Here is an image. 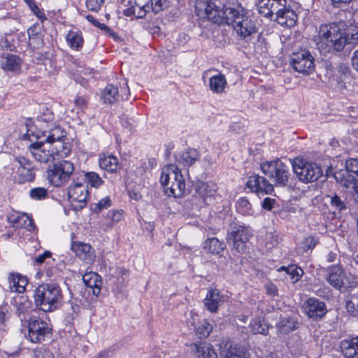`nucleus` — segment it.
<instances>
[{"label":"nucleus","instance_id":"13d9d810","mask_svg":"<svg viewBox=\"0 0 358 358\" xmlns=\"http://www.w3.org/2000/svg\"><path fill=\"white\" fill-rule=\"evenodd\" d=\"M52 253L50 251H45L43 254L35 257V264L41 265L44 263L47 258H50Z\"/></svg>","mask_w":358,"mask_h":358},{"label":"nucleus","instance_id":"c756f323","mask_svg":"<svg viewBox=\"0 0 358 358\" xmlns=\"http://www.w3.org/2000/svg\"><path fill=\"white\" fill-rule=\"evenodd\" d=\"M83 281L87 287L92 289L94 295L97 296L100 294L101 280L96 273H86L83 276Z\"/></svg>","mask_w":358,"mask_h":358},{"label":"nucleus","instance_id":"6e6552de","mask_svg":"<svg viewBox=\"0 0 358 358\" xmlns=\"http://www.w3.org/2000/svg\"><path fill=\"white\" fill-rule=\"evenodd\" d=\"M31 143L27 149L34 159L40 162L47 164L55 160V156H65L67 150L64 152L54 151L53 145L44 141L43 139L34 140L30 141Z\"/></svg>","mask_w":358,"mask_h":358},{"label":"nucleus","instance_id":"79ce46f5","mask_svg":"<svg viewBox=\"0 0 358 358\" xmlns=\"http://www.w3.org/2000/svg\"><path fill=\"white\" fill-rule=\"evenodd\" d=\"M85 180L91 187L98 188L103 185V180L95 172H87L85 173Z\"/></svg>","mask_w":358,"mask_h":358},{"label":"nucleus","instance_id":"c85d7f7f","mask_svg":"<svg viewBox=\"0 0 358 358\" xmlns=\"http://www.w3.org/2000/svg\"><path fill=\"white\" fill-rule=\"evenodd\" d=\"M277 22L285 27H292L296 24L297 20L296 13L288 5L278 17H275Z\"/></svg>","mask_w":358,"mask_h":358},{"label":"nucleus","instance_id":"bf43d9fd","mask_svg":"<svg viewBox=\"0 0 358 358\" xmlns=\"http://www.w3.org/2000/svg\"><path fill=\"white\" fill-rule=\"evenodd\" d=\"M266 293L271 296H275L278 295V288L273 282H267L265 285Z\"/></svg>","mask_w":358,"mask_h":358},{"label":"nucleus","instance_id":"49530a36","mask_svg":"<svg viewBox=\"0 0 358 358\" xmlns=\"http://www.w3.org/2000/svg\"><path fill=\"white\" fill-rule=\"evenodd\" d=\"M279 271H285V273L291 276L292 280L294 282H296L299 280L300 276H301L303 271L299 268L295 267L294 265L289 266L287 267L281 266L279 269Z\"/></svg>","mask_w":358,"mask_h":358},{"label":"nucleus","instance_id":"e433bc0d","mask_svg":"<svg viewBox=\"0 0 358 358\" xmlns=\"http://www.w3.org/2000/svg\"><path fill=\"white\" fill-rule=\"evenodd\" d=\"M20 58L16 55L10 54L3 57L1 62L3 69L10 71H17L20 70Z\"/></svg>","mask_w":358,"mask_h":358},{"label":"nucleus","instance_id":"7c9ffc66","mask_svg":"<svg viewBox=\"0 0 358 358\" xmlns=\"http://www.w3.org/2000/svg\"><path fill=\"white\" fill-rule=\"evenodd\" d=\"M99 164L101 169L110 173H115L120 169L117 158L113 155H100Z\"/></svg>","mask_w":358,"mask_h":358},{"label":"nucleus","instance_id":"f704fd0d","mask_svg":"<svg viewBox=\"0 0 358 358\" xmlns=\"http://www.w3.org/2000/svg\"><path fill=\"white\" fill-rule=\"evenodd\" d=\"M224 248V243L220 241L217 238H208L204 242V250L213 255L220 254Z\"/></svg>","mask_w":358,"mask_h":358},{"label":"nucleus","instance_id":"1a4fd4ad","mask_svg":"<svg viewBox=\"0 0 358 358\" xmlns=\"http://www.w3.org/2000/svg\"><path fill=\"white\" fill-rule=\"evenodd\" d=\"M250 227L240 224H231L227 234V242L232 245L233 250L243 253L246 250V243L252 236Z\"/></svg>","mask_w":358,"mask_h":358},{"label":"nucleus","instance_id":"603ef678","mask_svg":"<svg viewBox=\"0 0 358 358\" xmlns=\"http://www.w3.org/2000/svg\"><path fill=\"white\" fill-rule=\"evenodd\" d=\"M317 244V240L313 236L306 237L302 241V245L304 251L313 250Z\"/></svg>","mask_w":358,"mask_h":358},{"label":"nucleus","instance_id":"774afa93","mask_svg":"<svg viewBox=\"0 0 358 358\" xmlns=\"http://www.w3.org/2000/svg\"><path fill=\"white\" fill-rule=\"evenodd\" d=\"M136 10H137L136 6H131L124 10V15L127 17H135Z\"/></svg>","mask_w":358,"mask_h":358},{"label":"nucleus","instance_id":"72a5a7b5","mask_svg":"<svg viewBox=\"0 0 358 358\" xmlns=\"http://www.w3.org/2000/svg\"><path fill=\"white\" fill-rule=\"evenodd\" d=\"M196 358H218L216 352L210 344L201 343L195 344Z\"/></svg>","mask_w":358,"mask_h":358},{"label":"nucleus","instance_id":"c9c22d12","mask_svg":"<svg viewBox=\"0 0 358 358\" xmlns=\"http://www.w3.org/2000/svg\"><path fill=\"white\" fill-rule=\"evenodd\" d=\"M200 157L199 152L194 148H187L180 156L179 161L184 166L194 164Z\"/></svg>","mask_w":358,"mask_h":358},{"label":"nucleus","instance_id":"a211bd4d","mask_svg":"<svg viewBox=\"0 0 358 358\" xmlns=\"http://www.w3.org/2000/svg\"><path fill=\"white\" fill-rule=\"evenodd\" d=\"M355 176H358V159L352 158L346 161L345 170L336 173L334 177L343 186L348 187L355 183Z\"/></svg>","mask_w":358,"mask_h":358},{"label":"nucleus","instance_id":"ddd939ff","mask_svg":"<svg viewBox=\"0 0 358 358\" xmlns=\"http://www.w3.org/2000/svg\"><path fill=\"white\" fill-rule=\"evenodd\" d=\"M291 65L294 71L304 75L312 73L315 69V59L311 53L306 50H301L293 53Z\"/></svg>","mask_w":358,"mask_h":358},{"label":"nucleus","instance_id":"58836bf2","mask_svg":"<svg viewBox=\"0 0 358 358\" xmlns=\"http://www.w3.org/2000/svg\"><path fill=\"white\" fill-rule=\"evenodd\" d=\"M236 210L243 215H252L254 210L252 204L245 197L240 198L236 205Z\"/></svg>","mask_w":358,"mask_h":358},{"label":"nucleus","instance_id":"f8f14e48","mask_svg":"<svg viewBox=\"0 0 358 358\" xmlns=\"http://www.w3.org/2000/svg\"><path fill=\"white\" fill-rule=\"evenodd\" d=\"M25 137L29 141L43 139L44 141L52 144L57 143L58 141H63L66 137V132L60 127H55L48 131H38L35 127L27 128Z\"/></svg>","mask_w":358,"mask_h":358},{"label":"nucleus","instance_id":"7ed1b4c3","mask_svg":"<svg viewBox=\"0 0 358 358\" xmlns=\"http://www.w3.org/2000/svg\"><path fill=\"white\" fill-rule=\"evenodd\" d=\"M62 299V289L55 282L43 283L35 290V303L45 312L57 309L61 305Z\"/></svg>","mask_w":358,"mask_h":358},{"label":"nucleus","instance_id":"423d86ee","mask_svg":"<svg viewBox=\"0 0 358 358\" xmlns=\"http://www.w3.org/2000/svg\"><path fill=\"white\" fill-rule=\"evenodd\" d=\"M74 170V165L69 160L59 161L48 170V180L55 187L64 186L73 176Z\"/></svg>","mask_w":358,"mask_h":358},{"label":"nucleus","instance_id":"4be33fe9","mask_svg":"<svg viewBox=\"0 0 358 358\" xmlns=\"http://www.w3.org/2000/svg\"><path fill=\"white\" fill-rule=\"evenodd\" d=\"M7 220L14 228H24L33 231L36 227L33 219L26 213H13L7 217Z\"/></svg>","mask_w":358,"mask_h":358},{"label":"nucleus","instance_id":"864d4df0","mask_svg":"<svg viewBox=\"0 0 358 358\" xmlns=\"http://www.w3.org/2000/svg\"><path fill=\"white\" fill-rule=\"evenodd\" d=\"M105 0H86L87 8L93 12H98Z\"/></svg>","mask_w":358,"mask_h":358},{"label":"nucleus","instance_id":"6e6d98bb","mask_svg":"<svg viewBox=\"0 0 358 358\" xmlns=\"http://www.w3.org/2000/svg\"><path fill=\"white\" fill-rule=\"evenodd\" d=\"M36 358H55L52 353L48 349H40L35 352Z\"/></svg>","mask_w":358,"mask_h":358},{"label":"nucleus","instance_id":"09e8293b","mask_svg":"<svg viewBox=\"0 0 358 358\" xmlns=\"http://www.w3.org/2000/svg\"><path fill=\"white\" fill-rule=\"evenodd\" d=\"M330 199V203L331 207L334 208L338 211H341L346 208V205L337 194L334 196H328Z\"/></svg>","mask_w":358,"mask_h":358},{"label":"nucleus","instance_id":"69168bd1","mask_svg":"<svg viewBox=\"0 0 358 358\" xmlns=\"http://www.w3.org/2000/svg\"><path fill=\"white\" fill-rule=\"evenodd\" d=\"M336 8H341L350 3L352 0H329Z\"/></svg>","mask_w":358,"mask_h":358},{"label":"nucleus","instance_id":"a18cd8bd","mask_svg":"<svg viewBox=\"0 0 358 358\" xmlns=\"http://www.w3.org/2000/svg\"><path fill=\"white\" fill-rule=\"evenodd\" d=\"M271 4V17L274 15H275V17H278L288 6L287 5V0H272Z\"/></svg>","mask_w":358,"mask_h":358},{"label":"nucleus","instance_id":"3c124183","mask_svg":"<svg viewBox=\"0 0 358 358\" xmlns=\"http://www.w3.org/2000/svg\"><path fill=\"white\" fill-rule=\"evenodd\" d=\"M86 19L90 22L92 24H93L96 27L99 28L101 30L105 31L106 33L109 34L110 35H113V32L111 30V29L106 26L105 24L101 23L98 22L94 18L92 15H88L86 16Z\"/></svg>","mask_w":358,"mask_h":358},{"label":"nucleus","instance_id":"f03ea898","mask_svg":"<svg viewBox=\"0 0 358 358\" xmlns=\"http://www.w3.org/2000/svg\"><path fill=\"white\" fill-rule=\"evenodd\" d=\"M225 22L231 24L238 36L248 41L257 32V27L248 12L241 6L225 8Z\"/></svg>","mask_w":358,"mask_h":358},{"label":"nucleus","instance_id":"4d7b16f0","mask_svg":"<svg viewBox=\"0 0 358 358\" xmlns=\"http://www.w3.org/2000/svg\"><path fill=\"white\" fill-rule=\"evenodd\" d=\"M75 105L80 108L84 109L86 108L88 104V99L85 96H78L75 101Z\"/></svg>","mask_w":358,"mask_h":358},{"label":"nucleus","instance_id":"de8ad7c7","mask_svg":"<svg viewBox=\"0 0 358 358\" xmlns=\"http://www.w3.org/2000/svg\"><path fill=\"white\" fill-rule=\"evenodd\" d=\"M29 196L35 200H42L48 196V191L44 187H35L29 191Z\"/></svg>","mask_w":358,"mask_h":358},{"label":"nucleus","instance_id":"a19ab883","mask_svg":"<svg viewBox=\"0 0 358 358\" xmlns=\"http://www.w3.org/2000/svg\"><path fill=\"white\" fill-rule=\"evenodd\" d=\"M251 329L254 334L266 335L268 333V327L264 320L256 318L251 322Z\"/></svg>","mask_w":358,"mask_h":358},{"label":"nucleus","instance_id":"5701e85b","mask_svg":"<svg viewBox=\"0 0 358 358\" xmlns=\"http://www.w3.org/2000/svg\"><path fill=\"white\" fill-rule=\"evenodd\" d=\"M71 250L83 261L90 264L95 259L94 250L90 244L83 242H73Z\"/></svg>","mask_w":358,"mask_h":358},{"label":"nucleus","instance_id":"2f4dec72","mask_svg":"<svg viewBox=\"0 0 358 358\" xmlns=\"http://www.w3.org/2000/svg\"><path fill=\"white\" fill-rule=\"evenodd\" d=\"M66 41L71 48L78 50L83 45V38L80 31L71 30L66 36Z\"/></svg>","mask_w":358,"mask_h":358},{"label":"nucleus","instance_id":"393cba45","mask_svg":"<svg viewBox=\"0 0 358 358\" xmlns=\"http://www.w3.org/2000/svg\"><path fill=\"white\" fill-rule=\"evenodd\" d=\"M217 191V186L214 182H200L196 186V192L200 196L205 204L209 205L213 203V196Z\"/></svg>","mask_w":358,"mask_h":358},{"label":"nucleus","instance_id":"c03bdc74","mask_svg":"<svg viewBox=\"0 0 358 358\" xmlns=\"http://www.w3.org/2000/svg\"><path fill=\"white\" fill-rule=\"evenodd\" d=\"M271 2L272 0H260L257 4L259 13L269 19H271Z\"/></svg>","mask_w":358,"mask_h":358},{"label":"nucleus","instance_id":"4468645a","mask_svg":"<svg viewBox=\"0 0 358 358\" xmlns=\"http://www.w3.org/2000/svg\"><path fill=\"white\" fill-rule=\"evenodd\" d=\"M224 6L222 10L218 8L215 3L210 0H202L196 4V10L199 15L207 18L213 23H222L225 20L224 11L226 8Z\"/></svg>","mask_w":358,"mask_h":358},{"label":"nucleus","instance_id":"ea45409f","mask_svg":"<svg viewBox=\"0 0 358 358\" xmlns=\"http://www.w3.org/2000/svg\"><path fill=\"white\" fill-rule=\"evenodd\" d=\"M213 331V326L206 320H203L195 327L196 335L200 338H207Z\"/></svg>","mask_w":358,"mask_h":358},{"label":"nucleus","instance_id":"412c9836","mask_svg":"<svg viewBox=\"0 0 358 358\" xmlns=\"http://www.w3.org/2000/svg\"><path fill=\"white\" fill-rule=\"evenodd\" d=\"M246 187L251 192L257 194H271L273 191V185L267 179L257 174L250 176L247 181Z\"/></svg>","mask_w":358,"mask_h":358},{"label":"nucleus","instance_id":"2eb2a0df","mask_svg":"<svg viewBox=\"0 0 358 358\" xmlns=\"http://www.w3.org/2000/svg\"><path fill=\"white\" fill-rule=\"evenodd\" d=\"M50 333V328L47 322L32 316L28 324V339L34 343H41Z\"/></svg>","mask_w":358,"mask_h":358},{"label":"nucleus","instance_id":"5fc2aeb1","mask_svg":"<svg viewBox=\"0 0 358 358\" xmlns=\"http://www.w3.org/2000/svg\"><path fill=\"white\" fill-rule=\"evenodd\" d=\"M135 6H136L137 10H136L135 18L141 19L143 18L148 12V9L149 6L146 4L140 5V3L136 2Z\"/></svg>","mask_w":358,"mask_h":358},{"label":"nucleus","instance_id":"052dcab7","mask_svg":"<svg viewBox=\"0 0 358 358\" xmlns=\"http://www.w3.org/2000/svg\"><path fill=\"white\" fill-rule=\"evenodd\" d=\"M53 120V114L49 111L47 110L46 113H43L42 115H39L37 118V121L38 122H48Z\"/></svg>","mask_w":358,"mask_h":358},{"label":"nucleus","instance_id":"6ab92c4d","mask_svg":"<svg viewBox=\"0 0 358 358\" xmlns=\"http://www.w3.org/2000/svg\"><path fill=\"white\" fill-rule=\"evenodd\" d=\"M89 196L88 187L81 181L73 178V182L69 187L68 197L70 201L78 202L79 207L83 208Z\"/></svg>","mask_w":358,"mask_h":358},{"label":"nucleus","instance_id":"0eeeda50","mask_svg":"<svg viewBox=\"0 0 358 358\" xmlns=\"http://www.w3.org/2000/svg\"><path fill=\"white\" fill-rule=\"evenodd\" d=\"M292 169L298 179L304 183L313 182L322 176L323 172L316 163L295 158Z\"/></svg>","mask_w":358,"mask_h":358},{"label":"nucleus","instance_id":"338daca9","mask_svg":"<svg viewBox=\"0 0 358 358\" xmlns=\"http://www.w3.org/2000/svg\"><path fill=\"white\" fill-rule=\"evenodd\" d=\"M351 63L353 69L358 72V50L352 53Z\"/></svg>","mask_w":358,"mask_h":358},{"label":"nucleus","instance_id":"e2e57ef3","mask_svg":"<svg viewBox=\"0 0 358 358\" xmlns=\"http://www.w3.org/2000/svg\"><path fill=\"white\" fill-rule=\"evenodd\" d=\"M111 206V201L109 196L101 199L97 203V207L99 210L107 208Z\"/></svg>","mask_w":358,"mask_h":358},{"label":"nucleus","instance_id":"9d476101","mask_svg":"<svg viewBox=\"0 0 358 358\" xmlns=\"http://www.w3.org/2000/svg\"><path fill=\"white\" fill-rule=\"evenodd\" d=\"M326 280L334 288L341 292L349 291L356 286V283L346 275L342 266L337 264L328 268Z\"/></svg>","mask_w":358,"mask_h":358},{"label":"nucleus","instance_id":"20e7f679","mask_svg":"<svg viewBox=\"0 0 358 358\" xmlns=\"http://www.w3.org/2000/svg\"><path fill=\"white\" fill-rule=\"evenodd\" d=\"M160 182L166 187L168 196L175 198L181 197L185 190L184 178L179 170L174 165L163 168L161 173Z\"/></svg>","mask_w":358,"mask_h":358},{"label":"nucleus","instance_id":"8fccbe9b","mask_svg":"<svg viewBox=\"0 0 358 358\" xmlns=\"http://www.w3.org/2000/svg\"><path fill=\"white\" fill-rule=\"evenodd\" d=\"M53 149H54V151H58L59 152H60L61 151L64 152V150H65V151L66 150L68 151V152L66 153V155L65 156L56 155L55 160L59 159L61 158H65V157H68L71 152V149L69 148V144L64 143L63 141H58L57 143L54 144Z\"/></svg>","mask_w":358,"mask_h":358},{"label":"nucleus","instance_id":"4c0bfd02","mask_svg":"<svg viewBox=\"0 0 358 358\" xmlns=\"http://www.w3.org/2000/svg\"><path fill=\"white\" fill-rule=\"evenodd\" d=\"M276 327L280 334H287L295 329L296 324L292 319L284 317L280 320Z\"/></svg>","mask_w":358,"mask_h":358},{"label":"nucleus","instance_id":"cd10ccee","mask_svg":"<svg viewBox=\"0 0 358 358\" xmlns=\"http://www.w3.org/2000/svg\"><path fill=\"white\" fill-rule=\"evenodd\" d=\"M10 292L23 293L28 283L27 278L19 273H10L8 277Z\"/></svg>","mask_w":358,"mask_h":358},{"label":"nucleus","instance_id":"a878e982","mask_svg":"<svg viewBox=\"0 0 358 358\" xmlns=\"http://www.w3.org/2000/svg\"><path fill=\"white\" fill-rule=\"evenodd\" d=\"M223 302V296L217 289L209 290L204 299L206 308L212 313L217 310L219 306Z\"/></svg>","mask_w":358,"mask_h":358},{"label":"nucleus","instance_id":"aec40b11","mask_svg":"<svg viewBox=\"0 0 358 358\" xmlns=\"http://www.w3.org/2000/svg\"><path fill=\"white\" fill-rule=\"evenodd\" d=\"M304 313L310 319L317 321L327 313L326 303L317 298H310L303 304Z\"/></svg>","mask_w":358,"mask_h":358},{"label":"nucleus","instance_id":"f257e3e1","mask_svg":"<svg viewBox=\"0 0 358 358\" xmlns=\"http://www.w3.org/2000/svg\"><path fill=\"white\" fill-rule=\"evenodd\" d=\"M317 48L324 55L341 52L358 44V28L345 29L337 23L323 24L314 37Z\"/></svg>","mask_w":358,"mask_h":358},{"label":"nucleus","instance_id":"473e14b6","mask_svg":"<svg viewBox=\"0 0 358 358\" xmlns=\"http://www.w3.org/2000/svg\"><path fill=\"white\" fill-rule=\"evenodd\" d=\"M227 85V79L222 73L213 76L209 80V88L214 93H222Z\"/></svg>","mask_w":358,"mask_h":358},{"label":"nucleus","instance_id":"39448f33","mask_svg":"<svg viewBox=\"0 0 358 358\" xmlns=\"http://www.w3.org/2000/svg\"><path fill=\"white\" fill-rule=\"evenodd\" d=\"M261 170L276 187H285L289 182V167L280 159L262 163Z\"/></svg>","mask_w":358,"mask_h":358},{"label":"nucleus","instance_id":"680f3d73","mask_svg":"<svg viewBox=\"0 0 358 358\" xmlns=\"http://www.w3.org/2000/svg\"><path fill=\"white\" fill-rule=\"evenodd\" d=\"M275 200L269 197L265 198L262 202V207L267 210H271L273 207Z\"/></svg>","mask_w":358,"mask_h":358},{"label":"nucleus","instance_id":"f3484780","mask_svg":"<svg viewBox=\"0 0 358 358\" xmlns=\"http://www.w3.org/2000/svg\"><path fill=\"white\" fill-rule=\"evenodd\" d=\"M123 87L121 86V90H119L117 85L113 84L107 85L106 88L101 92V99L106 104L111 105L122 99V100L127 99L129 95V89L127 83H123Z\"/></svg>","mask_w":358,"mask_h":358},{"label":"nucleus","instance_id":"b1692460","mask_svg":"<svg viewBox=\"0 0 358 358\" xmlns=\"http://www.w3.org/2000/svg\"><path fill=\"white\" fill-rule=\"evenodd\" d=\"M220 358H246L245 348L231 342L222 343L220 345Z\"/></svg>","mask_w":358,"mask_h":358},{"label":"nucleus","instance_id":"37998d69","mask_svg":"<svg viewBox=\"0 0 358 358\" xmlns=\"http://www.w3.org/2000/svg\"><path fill=\"white\" fill-rule=\"evenodd\" d=\"M16 312L22 322H29L30 306L29 303H20L17 306Z\"/></svg>","mask_w":358,"mask_h":358},{"label":"nucleus","instance_id":"bb28decb","mask_svg":"<svg viewBox=\"0 0 358 358\" xmlns=\"http://www.w3.org/2000/svg\"><path fill=\"white\" fill-rule=\"evenodd\" d=\"M340 348L346 358H358V336L343 340Z\"/></svg>","mask_w":358,"mask_h":358},{"label":"nucleus","instance_id":"dca6fc26","mask_svg":"<svg viewBox=\"0 0 358 358\" xmlns=\"http://www.w3.org/2000/svg\"><path fill=\"white\" fill-rule=\"evenodd\" d=\"M324 64L327 70V75L329 78H332L341 86L345 87L346 81L351 77V70L348 65L341 63L334 66L329 61H325Z\"/></svg>","mask_w":358,"mask_h":358},{"label":"nucleus","instance_id":"9b49d317","mask_svg":"<svg viewBox=\"0 0 358 358\" xmlns=\"http://www.w3.org/2000/svg\"><path fill=\"white\" fill-rule=\"evenodd\" d=\"M14 180L18 183L31 182L35 178V166L31 161L24 157H18L12 164Z\"/></svg>","mask_w":358,"mask_h":358},{"label":"nucleus","instance_id":"0e129e2a","mask_svg":"<svg viewBox=\"0 0 358 358\" xmlns=\"http://www.w3.org/2000/svg\"><path fill=\"white\" fill-rule=\"evenodd\" d=\"M152 9L155 13H159L162 10L163 4L162 0H150Z\"/></svg>","mask_w":358,"mask_h":358}]
</instances>
